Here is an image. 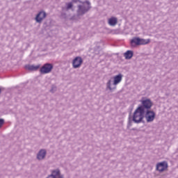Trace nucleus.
Listing matches in <instances>:
<instances>
[{
  "instance_id": "obj_1",
  "label": "nucleus",
  "mask_w": 178,
  "mask_h": 178,
  "mask_svg": "<svg viewBox=\"0 0 178 178\" xmlns=\"http://www.w3.org/2000/svg\"><path fill=\"white\" fill-rule=\"evenodd\" d=\"M91 8V2L88 0L81 3V4L77 6L76 16L78 17H80V16H84L86 13H88V12H90Z\"/></svg>"
},
{
  "instance_id": "obj_2",
  "label": "nucleus",
  "mask_w": 178,
  "mask_h": 178,
  "mask_svg": "<svg viewBox=\"0 0 178 178\" xmlns=\"http://www.w3.org/2000/svg\"><path fill=\"white\" fill-rule=\"evenodd\" d=\"M144 110L140 108H137L133 115L132 120L134 123H144V115H145Z\"/></svg>"
},
{
  "instance_id": "obj_3",
  "label": "nucleus",
  "mask_w": 178,
  "mask_h": 178,
  "mask_svg": "<svg viewBox=\"0 0 178 178\" xmlns=\"http://www.w3.org/2000/svg\"><path fill=\"white\" fill-rule=\"evenodd\" d=\"M122 79H123V75L122 74L115 75L113 77V87H112V79H109L106 83V88L110 90V91H112V90H116V86L122 81Z\"/></svg>"
},
{
  "instance_id": "obj_4",
  "label": "nucleus",
  "mask_w": 178,
  "mask_h": 178,
  "mask_svg": "<svg viewBox=\"0 0 178 178\" xmlns=\"http://www.w3.org/2000/svg\"><path fill=\"white\" fill-rule=\"evenodd\" d=\"M149 42H151V40L149 39H141L135 37L131 40L130 44L132 47H137L138 45H147V44H149Z\"/></svg>"
},
{
  "instance_id": "obj_5",
  "label": "nucleus",
  "mask_w": 178,
  "mask_h": 178,
  "mask_svg": "<svg viewBox=\"0 0 178 178\" xmlns=\"http://www.w3.org/2000/svg\"><path fill=\"white\" fill-rule=\"evenodd\" d=\"M141 104L142 105L139 106L138 108L143 109V112L145 113L147 111H150L151 108H152V102L149 99L141 100Z\"/></svg>"
},
{
  "instance_id": "obj_6",
  "label": "nucleus",
  "mask_w": 178,
  "mask_h": 178,
  "mask_svg": "<svg viewBox=\"0 0 178 178\" xmlns=\"http://www.w3.org/2000/svg\"><path fill=\"white\" fill-rule=\"evenodd\" d=\"M155 112L152 110H147L145 111L144 118L146 119L147 123H152L155 120Z\"/></svg>"
},
{
  "instance_id": "obj_7",
  "label": "nucleus",
  "mask_w": 178,
  "mask_h": 178,
  "mask_svg": "<svg viewBox=\"0 0 178 178\" xmlns=\"http://www.w3.org/2000/svg\"><path fill=\"white\" fill-rule=\"evenodd\" d=\"M47 178H65V175L60 172L59 168H56L51 170V174L47 176Z\"/></svg>"
},
{
  "instance_id": "obj_8",
  "label": "nucleus",
  "mask_w": 178,
  "mask_h": 178,
  "mask_svg": "<svg viewBox=\"0 0 178 178\" xmlns=\"http://www.w3.org/2000/svg\"><path fill=\"white\" fill-rule=\"evenodd\" d=\"M52 69H54V65L52 64L46 63L40 68V73H42V74L51 73V72H52Z\"/></svg>"
},
{
  "instance_id": "obj_9",
  "label": "nucleus",
  "mask_w": 178,
  "mask_h": 178,
  "mask_svg": "<svg viewBox=\"0 0 178 178\" xmlns=\"http://www.w3.org/2000/svg\"><path fill=\"white\" fill-rule=\"evenodd\" d=\"M168 162L166 161H162L161 163H158L156 164V170H158L159 172H165V170H166V169H168Z\"/></svg>"
},
{
  "instance_id": "obj_10",
  "label": "nucleus",
  "mask_w": 178,
  "mask_h": 178,
  "mask_svg": "<svg viewBox=\"0 0 178 178\" xmlns=\"http://www.w3.org/2000/svg\"><path fill=\"white\" fill-rule=\"evenodd\" d=\"M47 17V13L44 11H40L36 15L35 20L37 23H42V20Z\"/></svg>"
},
{
  "instance_id": "obj_11",
  "label": "nucleus",
  "mask_w": 178,
  "mask_h": 178,
  "mask_svg": "<svg viewBox=\"0 0 178 178\" xmlns=\"http://www.w3.org/2000/svg\"><path fill=\"white\" fill-rule=\"evenodd\" d=\"M83 63V58L81 57H76L72 61V65L74 69H78Z\"/></svg>"
},
{
  "instance_id": "obj_12",
  "label": "nucleus",
  "mask_w": 178,
  "mask_h": 178,
  "mask_svg": "<svg viewBox=\"0 0 178 178\" xmlns=\"http://www.w3.org/2000/svg\"><path fill=\"white\" fill-rule=\"evenodd\" d=\"M46 156L47 150L45 149H42L38 152L36 159H38V161H43V159H45Z\"/></svg>"
},
{
  "instance_id": "obj_13",
  "label": "nucleus",
  "mask_w": 178,
  "mask_h": 178,
  "mask_svg": "<svg viewBox=\"0 0 178 178\" xmlns=\"http://www.w3.org/2000/svg\"><path fill=\"white\" fill-rule=\"evenodd\" d=\"M133 55H134V53L131 50H128L124 54L125 59H131V58H133Z\"/></svg>"
},
{
  "instance_id": "obj_14",
  "label": "nucleus",
  "mask_w": 178,
  "mask_h": 178,
  "mask_svg": "<svg viewBox=\"0 0 178 178\" xmlns=\"http://www.w3.org/2000/svg\"><path fill=\"white\" fill-rule=\"evenodd\" d=\"M108 24L110 26H116L118 24V18L112 17L108 19Z\"/></svg>"
},
{
  "instance_id": "obj_15",
  "label": "nucleus",
  "mask_w": 178,
  "mask_h": 178,
  "mask_svg": "<svg viewBox=\"0 0 178 178\" xmlns=\"http://www.w3.org/2000/svg\"><path fill=\"white\" fill-rule=\"evenodd\" d=\"M26 69H28V70H38L40 69V65H26Z\"/></svg>"
},
{
  "instance_id": "obj_16",
  "label": "nucleus",
  "mask_w": 178,
  "mask_h": 178,
  "mask_svg": "<svg viewBox=\"0 0 178 178\" xmlns=\"http://www.w3.org/2000/svg\"><path fill=\"white\" fill-rule=\"evenodd\" d=\"M66 10H69L73 8V3L70 2V3H66Z\"/></svg>"
},
{
  "instance_id": "obj_17",
  "label": "nucleus",
  "mask_w": 178,
  "mask_h": 178,
  "mask_svg": "<svg viewBox=\"0 0 178 178\" xmlns=\"http://www.w3.org/2000/svg\"><path fill=\"white\" fill-rule=\"evenodd\" d=\"M56 91V87L54 85L51 86V88L50 90V92H55Z\"/></svg>"
},
{
  "instance_id": "obj_18",
  "label": "nucleus",
  "mask_w": 178,
  "mask_h": 178,
  "mask_svg": "<svg viewBox=\"0 0 178 178\" xmlns=\"http://www.w3.org/2000/svg\"><path fill=\"white\" fill-rule=\"evenodd\" d=\"M3 123H5V120L1 118L0 119V129L3 126Z\"/></svg>"
},
{
  "instance_id": "obj_19",
  "label": "nucleus",
  "mask_w": 178,
  "mask_h": 178,
  "mask_svg": "<svg viewBox=\"0 0 178 178\" xmlns=\"http://www.w3.org/2000/svg\"><path fill=\"white\" fill-rule=\"evenodd\" d=\"M72 2L74 3H76L77 2H79V3H82L83 1H81V0H72Z\"/></svg>"
},
{
  "instance_id": "obj_20",
  "label": "nucleus",
  "mask_w": 178,
  "mask_h": 178,
  "mask_svg": "<svg viewBox=\"0 0 178 178\" xmlns=\"http://www.w3.org/2000/svg\"><path fill=\"white\" fill-rule=\"evenodd\" d=\"M62 17H66V14L65 13H61Z\"/></svg>"
},
{
  "instance_id": "obj_21",
  "label": "nucleus",
  "mask_w": 178,
  "mask_h": 178,
  "mask_svg": "<svg viewBox=\"0 0 178 178\" xmlns=\"http://www.w3.org/2000/svg\"><path fill=\"white\" fill-rule=\"evenodd\" d=\"M1 92H2V90L0 88V94H1Z\"/></svg>"
}]
</instances>
